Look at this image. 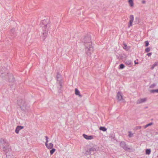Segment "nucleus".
Returning a JSON list of instances; mask_svg holds the SVG:
<instances>
[{"label":"nucleus","instance_id":"b1692460","mask_svg":"<svg viewBox=\"0 0 158 158\" xmlns=\"http://www.w3.org/2000/svg\"><path fill=\"white\" fill-rule=\"evenodd\" d=\"M128 133H129L128 136L129 137H131L133 136V134L132 133H131V131H129L128 132Z\"/></svg>","mask_w":158,"mask_h":158},{"label":"nucleus","instance_id":"9b49d317","mask_svg":"<svg viewBox=\"0 0 158 158\" xmlns=\"http://www.w3.org/2000/svg\"><path fill=\"white\" fill-rule=\"evenodd\" d=\"M117 98L118 101H120L123 100L122 94L120 92H118L117 94Z\"/></svg>","mask_w":158,"mask_h":158},{"label":"nucleus","instance_id":"412c9836","mask_svg":"<svg viewBox=\"0 0 158 158\" xmlns=\"http://www.w3.org/2000/svg\"><path fill=\"white\" fill-rule=\"evenodd\" d=\"M151 152V149H147L146 150V154L149 155L150 154Z\"/></svg>","mask_w":158,"mask_h":158},{"label":"nucleus","instance_id":"c9c22d12","mask_svg":"<svg viewBox=\"0 0 158 158\" xmlns=\"http://www.w3.org/2000/svg\"><path fill=\"white\" fill-rule=\"evenodd\" d=\"M154 67H154V66L153 65L152 66V67H151V69H153Z\"/></svg>","mask_w":158,"mask_h":158},{"label":"nucleus","instance_id":"dca6fc26","mask_svg":"<svg viewBox=\"0 0 158 158\" xmlns=\"http://www.w3.org/2000/svg\"><path fill=\"white\" fill-rule=\"evenodd\" d=\"M46 141L45 142V145L46 147L48 148V149H49V146L48 145V137L47 136H46Z\"/></svg>","mask_w":158,"mask_h":158},{"label":"nucleus","instance_id":"c756f323","mask_svg":"<svg viewBox=\"0 0 158 158\" xmlns=\"http://www.w3.org/2000/svg\"><path fill=\"white\" fill-rule=\"evenodd\" d=\"M50 149H51L52 148L53 145V144L52 143H50Z\"/></svg>","mask_w":158,"mask_h":158},{"label":"nucleus","instance_id":"f257e3e1","mask_svg":"<svg viewBox=\"0 0 158 158\" xmlns=\"http://www.w3.org/2000/svg\"><path fill=\"white\" fill-rule=\"evenodd\" d=\"M85 47V51L87 55L90 56L93 53L94 48L92 45L91 38L89 35L85 36L83 39Z\"/></svg>","mask_w":158,"mask_h":158},{"label":"nucleus","instance_id":"f704fd0d","mask_svg":"<svg viewBox=\"0 0 158 158\" xmlns=\"http://www.w3.org/2000/svg\"><path fill=\"white\" fill-rule=\"evenodd\" d=\"M134 62H135V64H138V62H136L135 60V61Z\"/></svg>","mask_w":158,"mask_h":158},{"label":"nucleus","instance_id":"7c9ffc66","mask_svg":"<svg viewBox=\"0 0 158 158\" xmlns=\"http://www.w3.org/2000/svg\"><path fill=\"white\" fill-rule=\"evenodd\" d=\"M147 55L148 56H150L152 55V53L150 52L147 54Z\"/></svg>","mask_w":158,"mask_h":158},{"label":"nucleus","instance_id":"39448f33","mask_svg":"<svg viewBox=\"0 0 158 158\" xmlns=\"http://www.w3.org/2000/svg\"><path fill=\"white\" fill-rule=\"evenodd\" d=\"M18 104L20 106V108L23 110L27 111L29 110V107L26 104L24 100L20 99L18 101Z\"/></svg>","mask_w":158,"mask_h":158},{"label":"nucleus","instance_id":"bb28decb","mask_svg":"<svg viewBox=\"0 0 158 158\" xmlns=\"http://www.w3.org/2000/svg\"><path fill=\"white\" fill-rule=\"evenodd\" d=\"M150 51V49L149 48H147L145 49V51L146 52H148Z\"/></svg>","mask_w":158,"mask_h":158},{"label":"nucleus","instance_id":"ddd939ff","mask_svg":"<svg viewBox=\"0 0 158 158\" xmlns=\"http://www.w3.org/2000/svg\"><path fill=\"white\" fill-rule=\"evenodd\" d=\"M23 127L21 126H18L17 127L16 129L15 130V132L16 133H18L19 131L23 129Z\"/></svg>","mask_w":158,"mask_h":158},{"label":"nucleus","instance_id":"4468645a","mask_svg":"<svg viewBox=\"0 0 158 158\" xmlns=\"http://www.w3.org/2000/svg\"><path fill=\"white\" fill-rule=\"evenodd\" d=\"M75 94L77 95H78L79 97H81L82 96L80 94V93L79 90L77 89L76 88L75 89Z\"/></svg>","mask_w":158,"mask_h":158},{"label":"nucleus","instance_id":"2eb2a0df","mask_svg":"<svg viewBox=\"0 0 158 158\" xmlns=\"http://www.w3.org/2000/svg\"><path fill=\"white\" fill-rule=\"evenodd\" d=\"M11 151H8L6 152H6V156L7 158H11V154L10 153Z\"/></svg>","mask_w":158,"mask_h":158},{"label":"nucleus","instance_id":"9d476101","mask_svg":"<svg viewBox=\"0 0 158 158\" xmlns=\"http://www.w3.org/2000/svg\"><path fill=\"white\" fill-rule=\"evenodd\" d=\"M7 74L9 76L8 81L9 82H13L15 81V79L13 75L11 73L9 74L7 73Z\"/></svg>","mask_w":158,"mask_h":158},{"label":"nucleus","instance_id":"e433bc0d","mask_svg":"<svg viewBox=\"0 0 158 158\" xmlns=\"http://www.w3.org/2000/svg\"><path fill=\"white\" fill-rule=\"evenodd\" d=\"M138 127H139V129H140L141 128V127H140V126H139Z\"/></svg>","mask_w":158,"mask_h":158},{"label":"nucleus","instance_id":"6ab92c4d","mask_svg":"<svg viewBox=\"0 0 158 158\" xmlns=\"http://www.w3.org/2000/svg\"><path fill=\"white\" fill-rule=\"evenodd\" d=\"M99 129L103 131H106V129L104 127H100Z\"/></svg>","mask_w":158,"mask_h":158},{"label":"nucleus","instance_id":"423d86ee","mask_svg":"<svg viewBox=\"0 0 158 158\" xmlns=\"http://www.w3.org/2000/svg\"><path fill=\"white\" fill-rule=\"evenodd\" d=\"M98 149L96 146H94L89 149L87 150L86 151V154L87 155L91 153H94L95 152L97 151Z\"/></svg>","mask_w":158,"mask_h":158},{"label":"nucleus","instance_id":"6e6552de","mask_svg":"<svg viewBox=\"0 0 158 158\" xmlns=\"http://www.w3.org/2000/svg\"><path fill=\"white\" fill-rule=\"evenodd\" d=\"M129 23L128 24V27L129 28L131 27L132 26L133 24L132 23L134 19V16L133 15H131L129 16Z\"/></svg>","mask_w":158,"mask_h":158},{"label":"nucleus","instance_id":"c85d7f7f","mask_svg":"<svg viewBox=\"0 0 158 158\" xmlns=\"http://www.w3.org/2000/svg\"><path fill=\"white\" fill-rule=\"evenodd\" d=\"M123 48L124 49H126L127 48V45L126 44H123Z\"/></svg>","mask_w":158,"mask_h":158},{"label":"nucleus","instance_id":"aec40b11","mask_svg":"<svg viewBox=\"0 0 158 158\" xmlns=\"http://www.w3.org/2000/svg\"><path fill=\"white\" fill-rule=\"evenodd\" d=\"M153 123L152 122H151V123H149L147 124L146 125H145V126L144 127V128H146L148 127H149V126H151L152 125H153Z\"/></svg>","mask_w":158,"mask_h":158},{"label":"nucleus","instance_id":"a211bd4d","mask_svg":"<svg viewBox=\"0 0 158 158\" xmlns=\"http://www.w3.org/2000/svg\"><path fill=\"white\" fill-rule=\"evenodd\" d=\"M150 92L151 93H158V89L151 90L150 91Z\"/></svg>","mask_w":158,"mask_h":158},{"label":"nucleus","instance_id":"f8f14e48","mask_svg":"<svg viewBox=\"0 0 158 158\" xmlns=\"http://www.w3.org/2000/svg\"><path fill=\"white\" fill-rule=\"evenodd\" d=\"M83 135L84 137L87 139H93V137L92 135H88L85 134H83Z\"/></svg>","mask_w":158,"mask_h":158},{"label":"nucleus","instance_id":"72a5a7b5","mask_svg":"<svg viewBox=\"0 0 158 158\" xmlns=\"http://www.w3.org/2000/svg\"><path fill=\"white\" fill-rule=\"evenodd\" d=\"M142 3L143 4H144L145 3V1H142Z\"/></svg>","mask_w":158,"mask_h":158},{"label":"nucleus","instance_id":"a878e982","mask_svg":"<svg viewBox=\"0 0 158 158\" xmlns=\"http://www.w3.org/2000/svg\"><path fill=\"white\" fill-rule=\"evenodd\" d=\"M156 84L155 83H153L151 85H150V88H154L156 86Z\"/></svg>","mask_w":158,"mask_h":158},{"label":"nucleus","instance_id":"393cba45","mask_svg":"<svg viewBox=\"0 0 158 158\" xmlns=\"http://www.w3.org/2000/svg\"><path fill=\"white\" fill-rule=\"evenodd\" d=\"M55 150H56L55 148L52 149L51 150H50V153L51 154H52L55 151Z\"/></svg>","mask_w":158,"mask_h":158},{"label":"nucleus","instance_id":"2f4dec72","mask_svg":"<svg viewBox=\"0 0 158 158\" xmlns=\"http://www.w3.org/2000/svg\"><path fill=\"white\" fill-rule=\"evenodd\" d=\"M153 65L154 66V67H155V66L157 65V63H155L153 64Z\"/></svg>","mask_w":158,"mask_h":158},{"label":"nucleus","instance_id":"1a4fd4ad","mask_svg":"<svg viewBox=\"0 0 158 158\" xmlns=\"http://www.w3.org/2000/svg\"><path fill=\"white\" fill-rule=\"evenodd\" d=\"M147 99L146 98H140L137 101L136 103L137 104H139L141 103L147 101Z\"/></svg>","mask_w":158,"mask_h":158},{"label":"nucleus","instance_id":"f03ea898","mask_svg":"<svg viewBox=\"0 0 158 158\" xmlns=\"http://www.w3.org/2000/svg\"><path fill=\"white\" fill-rule=\"evenodd\" d=\"M49 19H45L42 21L40 23V25L42 27L43 29V33L41 36L42 37V39L43 40L45 39L49 31Z\"/></svg>","mask_w":158,"mask_h":158},{"label":"nucleus","instance_id":"cd10ccee","mask_svg":"<svg viewBox=\"0 0 158 158\" xmlns=\"http://www.w3.org/2000/svg\"><path fill=\"white\" fill-rule=\"evenodd\" d=\"M149 45V42L148 41H146L145 42V46L146 47L148 46Z\"/></svg>","mask_w":158,"mask_h":158},{"label":"nucleus","instance_id":"473e14b6","mask_svg":"<svg viewBox=\"0 0 158 158\" xmlns=\"http://www.w3.org/2000/svg\"><path fill=\"white\" fill-rule=\"evenodd\" d=\"M15 30V28H13V29H12L11 30V31L12 32V31H14Z\"/></svg>","mask_w":158,"mask_h":158},{"label":"nucleus","instance_id":"4be33fe9","mask_svg":"<svg viewBox=\"0 0 158 158\" xmlns=\"http://www.w3.org/2000/svg\"><path fill=\"white\" fill-rule=\"evenodd\" d=\"M124 67L125 66L123 64H121L119 65V69H123L124 68Z\"/></svg>","mask_w":158,"mask_h":158},{"label":"nucleus","instance_id":"0eeeda50","mask_svg":"<svg viewBox=\"0 0 158 158\" xmlns=\"http://www.w3.org/2000/svg\"><path fill=\"white\" fill-rule=\"evenodd\" d=\"M120 145L124 150L126 151H128L130 149V148L128 147L125 143L124 141H122L120 143Z\"/></svg>","mask_w":158,"mask_h":158},{"label":"nucleus","instance_id":"7ed1b4c3","mask_svg":"<svg viewBox=\"0 0 158 158\" xmlns=\"http://www.w3.org/2000/svg\"><path fill=\"white\" fill-rule=\"evenodd\" d=\"M56 80L57 86L59 92L61 93L63 89L62 85V84L64 82L63 78L60 74L57 73L56 77Z\"/></svg>","mask_w":158,"mask_h":158},{"label":"nucleus","instance_id":"5701e85b","mask_svg":"<svg viewBox=\"0 0 158 158\" xmlns=\"http://www.w3.org/2000/svg\"><path fill=\"white\" fill-rule=\"evenodd\" d=\"M131 61L130 60H129L125 61V63L128 65H130L131 64Z\"/></svg>","mask_w":158,"mask_h":158},{"label":"nucleus","instance_id":"f3484780","mask_svg":"<svg viewBox=\"0 0 158 158\" xmlns=\"http://www.w3.org/2000/svg\"><path fill=\"white\" fill-rule=\"evenodd\" d=\"M128 2L131 6L132 7L133 6L134 3L133 0H129Z\"/></svg>","mask_w":158,"mask_h":158},{"label":"nucleus","instance_id":"20e7f679","mask_svg":"<svg viewBox=\"0 0 158 158\" xmlns=\"http://www.w3.org/2000/svg\"><path fill=\"white\" fill-rule=\"evenodd\" d=\"M0 142L2 146V149L4 152L11 151V149L9 143L6 139L1 138Z\"/></svg>","mask_w":158,"mask_h":158}]
</instances>
